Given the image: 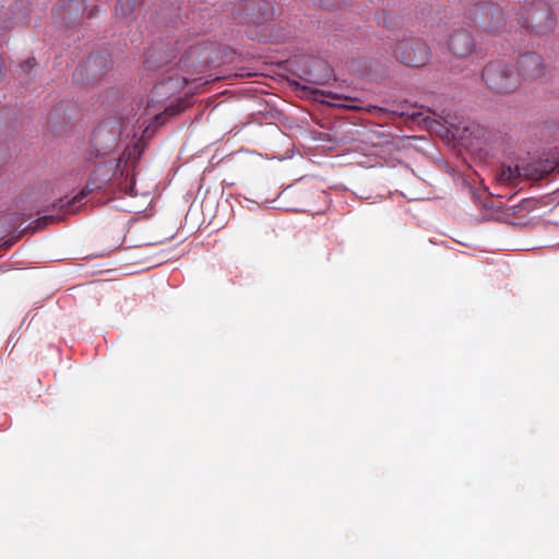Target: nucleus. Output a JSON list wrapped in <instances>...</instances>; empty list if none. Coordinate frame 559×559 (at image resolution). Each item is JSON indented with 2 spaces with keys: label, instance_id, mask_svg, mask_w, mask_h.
<instances>
[{
  "label": "nucleus",
  "instance_id": "39448f33",
  "mask_svg": "<svg viewBox=\"0 0 559 559\" xmlns=\"http://www.w3.org/2000/svg\"><path fill=\"white\" fill-rule=\"evenodd\" d=\"M468 17L483 32L496 35L504 29L506 21L503 12L498 4L490 2L475 3L468 10Z\"/></svg>",
  "mask_w": 559,
  "mask_h": 559
},
{
  "label": "nucleus",
  "instance_id": "aec40b11",
  "mask_svg": "<svg viewBox=\"0 0 559 559\" xmlns=\"http://www.w3.org/2000/svg\"><path fill=\"white\" fill-rule=\"evenodd\" d=\"M121 189L129 195H133L134 190V178L133 176L130 178V183H126Z\"/></svg>",
  "mask_w": 559,
  "mask_h": 559
},
{
  "label": "nucleus",
  "instance_id": "20e7f679",
  "mask_svg": "<svg viewBox=\"0 0 559 559\" xmlns=\"http://www.w3.org/2000/svg\"><path fill=\"white\" fill-rule=\"evenodd\" d=\"M481 79L489 90L499 94L513 92L518 85V76L503 60L488 62L481 73Z\"/></svg>",
  "mask_w": 559,
  "mask_h": 559
},
{
  "label": "nucleus",
  "instance_id": "4468645a",
  "mask_svg": "<svg viewBox=\"0 0 559 559\" xmlns=\"http://www.w3.org/2000/svg\"><path fill=\"white\" fill-rule=\"evenodd\" d=\"M518 178H520V166L515 168L502 166L498 174V180L504 185H515Z\"/></svg>",
  "mask_w": 559,
  "mask_h": 559
},
{
  "label": "nucleus",
  "instance_id": "423d86ee",
  "mask_svg": "<svg viewBox=\"0 0 559 559\" xmlns=\"http://www.w3.org/2000/svg\"><path fill=\"white\" fill-rule=\"evenodd\" d=\"M396 60L408 67H423L430 57V48L419 38H405L400 40L393 50Z\"/></svg>",
  "mask_w": 559,
  "mask_h": 559
},
{
  "label": "nucleus",
  "instance_id": "f257e3e1",
  "mask_svg": "<svg viewBox=\"0 0 559 559\" xmlns=\"http://www.w3.org/2000/svg\"><path fill=\"white\" fill-rule=\"evenodd\" d=\"M518 24L532 33L544 35L556 27V19L549 5L543 1L524 4L516 12Z\"/></svg>",
  "mask_w": 559,
  "mask_h": 559
},
{
  "label": "nucleus",
  "instance_id": "6e6552de",
  "mask_svg": "<svg viewBox=\"0 0 559 559\" xmlns=\"http://www.w3.org/2000/svg\"><path fill=\"white\" fill-rule=\"evenodd\" d=\"M448 48L456 57H467L475 50L476 41L468 31L460 28L451 33Z\"/></svg>",
  "mask_w": 559,
  "mask_h": 559
},
{
  "label": "nucleus",
  "instance_id": "b1692460",
  "mask_svg": "<svg viewBox=\"0 0 559 559\" xmlns=\"http://www.w3.org/2000/svg\"><path fill=\"white\" fill-rule=\"evenodd\" d=\"M102 128H103V127H102V126H99V127L97 128L96 132H100Z\"/></svg>",
  "mask_w": 559,
  "mask_h": 559
},
{
  "label": "nucleus",
  "instance_id": "9d476101",
  "mask_svg": "<svg viewBox=\"0 0 559 559\" xmlns=\"http://www.w3.org/2000/svg\"><path fill=\"white\" fill-rule=\"evenodd\" d=\"M554 171H559V162L539 160L520 166V177L530 180L543 179Z\"/></svg>",
  "mask_w": 559,
  "mask_h": 559
},
{
  "label": "nucleus",
  "instance_id": "7ed1b4c3",
  "mask_svg": "<svg viewBox=\"0 0 559 559\" xmlns=\"http://www.w3.org/2000/svg\"><path fill=\"white\" fill-rule=\"evenodd\" d=\"M140 157V152L136 146L127 147L120 158L116 160L99 163L92 175L93 188L99 189L104 185L111 181L117 176H124V171H128L127 168L129 164L132 166L135 164L136 159ZM129 173H126V180H128Z\"/></svg>",
  "mask_w": 559,
  "mask_h": 559
},
{
  "label": "nucleus",
  "instance_id": "9b49d317",
  "mask_svg": "<svg viewBox=\"0 0 559 559\" xmlns=\"http://www.w3.org/2000/svg\"><path fill=\"white\" fill-rule=\"evenodd\" d=\"M84 10V0H62L53 10V15L67 22L76 19Z\"/></svg>",
  "mask_w": 559,
  "mask_h": 559
},
{
  "label": "nucleus",
  "instance_id": "dca6fc26",
  "mask_svg": "<svg viewBox=\"0 0 559 559\" xmlns=\"http://www.w3.org/2000/svg\"><path fill=\"white\" fill-rule=\"evenodd\" d=\"M180 110L179 106L169 105L163 112L154 114V118L158 124H162L168 117L176 115Z\"/></svg>",
  "mask_w": 559,
  "mask_h": 559
},
{
  "label": "nucleus",
  "instance_id": "6ab92c4d",
  "mask_svg": "<svg viewBox=\"0 0 559 559\" xmlns=\"http://www.w3.org/2000/svg\"><path fill=\"white\" fill-rule=\"evenodd\" d=\"M194 55L195 50L192 48V46H189L188 49H186L183 53L178 58L176 66H188V62Z\"/></svg>",
  "mask_w": 559,
  "mask_h": 559
},
{
  "label": "nucleus",
  "instance_id": "a211bd4d",
  "mask_svg": "<svg viewBox=\"0 0 559 559\" xmlns=\"http://www.w3.org/2000/svg\"><path fill=\"white\" fill-rule=\"evenodd\" d=\"M320 7L328 10H338L345 4L344 0H317Z\"/></svg>",
  "mask_w": 559,
  "mask_h": 559
},
{
  "label": "nucleus",
  "instance_id": "f8f14e48",
  "mask_svg": "<svg viewBox=\"0 0 559 559\" xmlns=\"http://www.w3.org/2000/svg\"><path fill=\"white\" fill-rule=\"evenodd\" d=\"M143 0H119L116 7V15L118 19L130 17L140 7Z\"/></svg>",
  "mask_w": 559,
  "mask_h": 559
},
{
  "label": "nucleus",
  "instance_id": "ddd939ff",
  "mask_svg": "<svg viewBox=\"0 0 559 559\" xmlns=\"http://www.w3.org/2000/svg\"><path fill=\"white\" fill-rule=\"evenodd\" d=\"M86 195L85 190L74 195L71 199H60L58 203L53 204V207L64 211L66 214H73L76 211L75 204L81 202Z\"/></svg>",
  "mask_w": 559,
  "mask_h": 559
},
{
  "label": "nucleus",
  "instance_id": "2eb2a0df",
  "mask_svg": "<svg viewBox=\"0 0 559 559\" xmlns=\"http://www.w3.org/2000/svg\"><path fill=\"white\" fill-rule=\"evenodd\" d=\"M94 66H106V59L100 55H91L84 66L85 70L90 72L93 78H97V73L94 71Z\"/></svg>",
  "mask_w": 559,
  "mask_h": 559
},
{
  "label": "nucleus",
  "instance_id": "412c9836",
  "mask_svg": "<svg viewBox=\"0 0 559 559\" xmlns=\"http://www.w3.org/2000/svg\"><path fill=\"white\" fill-rule=\"evenodd\" d=\"M36 64V61L34 58H28L27 60H25L23 63H22V68L24 69V71H28L31 70L32 68H34Z\"/></svg>",
  "mask_w": 559,
  "mask_h": 559
},
{
  "label": "nucleus",
  "instance_id": "4be33fe9",
  "mask_svg": "<svg viewBox=\"0 0 559 559\" xmlns=\"http://www.w3.org/2000/svg\"><path fill=\"white\" fill-rule=\"evenodd\" d=\"M316 93L321 94L322 96H325V97H331V98H334V99H340L338 95L333 94L331 92L316 91Z\"/></svg>",
  "mask_w": 559,
  "mask_h": 559
},
{
  "label": "nucleus",
  "instance_id": "5701e85b",
  "mask_svg": "<svg viewBox=\"0 0 559 559\" xmlns=\"http://www.w3.org/2000/svg\"><path fill=\"white\" fill-rule=\"evenodd\" d=\"M2 70H3V63H2V61L0 60V75L2 74Z\"/></svg>",
  "mask_w": 559,
  "mask_h": 559
},
{
  "label": "nucleus",
  "instance_id": "1a4fd4ad",
  "mask_svg": "<svg viewBox=\"0 0 559 559\" xmlns=\"http://www.w3.org/2000/svg\"><path fill=\"white\" fill-rule=\"evenodd\" d=\"M519 74L524 79L535 80L544 73V62L536 52H526L520 56L518 60Z\"/></svg>",
  "mask_w": 559,
  "mask_h": 559
},
{
  "label": "nucleus",
  "instance_id": "f3484780",
  "mask_svg": "<svg viewBox=\"0 0 559 559\" xmlns=\"http://www.w3.org/2000/svg\"><path fill=\"white\" fill-rule=\"evenodd\" d=\"M63 217L60 215H45L36 221V227L37 229L43 228L47 226L48 224H53L59 221H61Z\"/></svg>",
  "mask_w": 559,
  "mask_h": 559
},
{
  "label": "nucleus",
  "instance_id": "0eeeda50",
  "mask_svg": "<svg viewBox=\"0 0 559 559\" xmlns=\"http://www.w3.org/2000/svg\"><path fill=\"white\" fill-rule=\"evenodd\" d=\"M187 84L183 75H169L158 82L152 90V96L147 103V110L154 107V104L162 103L178 94Z\"/></svg>",
  "mask_w": 559,
  "mask_h": 559
},
{
  "label": "nucleus",
  "instance_id": "f03ea898",
  "mask_svg": "<svg viewBox=\"0 0 559 559\" xmlns=\"http://www.w3.org/2000/svg\"><path fill=\"white\" fill-rule=\"evenodd\" d=\"M259 12L252 20V24L255 27L254 31H250V36L263 40H271L275 43L285 41L294 35V27L283 26L281 22L274 23V9L269 4L259 5Z\"/></svg>",
  "mask_w": 559,
  "mask_h": 559
}]
</instances>
